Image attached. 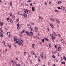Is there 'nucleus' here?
<instances>
[{"label": "nucleus", "mask_w": 66, "mask_h": 66, "mask_svg": "<svg viewBox=\"0 0 66 66\" xmlns=\"http://www.w3.org/2000/svg\"><path fill=\"white\" fill-rule=\"evenodd\" d=\"M19 42L20 43H18V45H19V46L20 45H20L21 46H23V44H22V43H23V41H22V40L21 39L19 41Z\"/></svg>", "instance_id": "1"}, {"label": "nucleus", "mask_w": 66, "mask_h": 66, "mask_svg": "<svg viewBox=\"0 0 66 66\" xmlns=\"http://www.w3.org/2000/svg\"><path fill=\"white\" fill-rule=\"evenodd\" d=\"M24 12L26 14H30L31 13V11H29L27 10L26 9H25L24 10Z\"/></svg>", "instance_id": "2"}, {"label": "nucleus", "mask_w": 66, "mask_h": 66, "mask_svg": "<svg viewBox=\"0 0 66 66\" xmlns=\"http://www.w3.org/2000/svg\"><path fill=\"white\" fill-rule=\"evenodd\" d=\"M14 42H15V43H18L19 41H18V39H14Z\"/></svg>", "instance_id": "3"}, {"label": "nucleus", "mask_w": 66, "mask_h": 66, "mask_svg": "<svg viewBox=\"0 0 66 66\" xmlns=\"http://www.w3.org/2000/svg\"><path fill=\"white\" fill-rule=\"evenodd\" d=\"M3 31L2 30V29L0 28V33H1V34H2V33H3Z\"/></svg>", "instance_id": "4"}, {"label": "nucleus", "mask_w": 66, "mask_h": 66, "mask_svg": "<svg viewBox=\"0 0 66 66\" xmlns=\"http://www.w3.org/2000/svg\"><path fill=\"white\" fill-rule=\"evenodd\" d=\"M38 61H39V62H40V57H38Z\"/></svg>", "instance_id": "5"}, {"label": "nucleus", "mask_w": 66, "mask_h": 66, "mask_svg": "<svg viewBox=\"0 0 66 66\" xmlns=\"http://www.w3.org/2000/svg\"><path fill=\"white\" fill-rule=\"evenodd\" d=\"M50 25L51 27H52L53 29L54 27L53 25L50 23Z\"/></svg>", "instance_id": "6"}, {"label": "nucleus", "mask_w": 66, "mask_h": 66, "mask_svg": "<svg viewBox=\"0 0 66 66\" xmlns=\"http://www.w3.org/2000/svg\"><path fill=\"white\" fill-rule=\"evenodd\" d=\"M3 37V35L2 34L0 33V37Z\"/></svg>", "instance_id": "7"}, {"label": "nucleus", "mask_w": 66, "mask_h": 66, "mask_svg": "<svg viewBox=\"0 0 66 66\" xmlns=\"http://www.w3.org/2000/svg\"><path fill=\"white\" fill-rule=\"evenodd\" d=\"M32 46L33 48H35V45L34 44H33L32 45Z\"/></svg>", "instance_id": "8"}, {"label": "nucleus", "mask_w": 66, "mask_h": 66, "mask_svg": "<svg viewBox=\"0 0 66 66\" xmlns=\"http://www.w3.org/2000/svg\"><path fill=\"white\" fill-rule=\"evenodd\" d=\"M31 52L32 55H34V52L33 51H32Z\"/></svg>", "instance_id": "9"}, {"label": "nucleus", "mask_w": 66, "mask_h": 66, "mask_svg": "<svg viewBox=\"0 0 66 66\" xmlns=\"http://www.w3.org/2000/svg\"><path fill=\"white\" fill-rule=\"evenodd\" d=\"M10 20H11V19H10L9 18H7V21H8V22H9V21H10Z\"/></svg>", "instance_id": "10"}, {"label": "nucleus", "mask_w": 66, "mask_h": 66, "mask_svg": "<svg viewBox=\"0 0 66 66\" xmlns=\"http://www.w3.org/2000/svg\"><path fill=\"white\" fill-rule=\"evenodd\" d=\"M58 50L59 51V52L61 50V47H58Z\"/></svg>", "instance_id": "11"}, {"label": "nucleus", "mask_w": 66, "mask_h": 66, "mask_svg": "<svg viewBox=\"0 0 66 66\" xmlns=\"http://www.w3.org/2000/svg\"><path fill=\"white\" fill-rule=\"evenodd\" d=\"M62 64H65V62L64 61L63 62H61Z\"/></svg>", "instance_id": "12"}, {"label": "nucleus", "mask_w": 66, "mask_h": 66, "mask_svg": "<svg viewBox=\"0 0 66 66\" xmlns=\"http://www.w3.org/2000/svg\"><path fill=\"white\" fill-rule=\"evenodd\" d=\"M44 39H45L46 41H48V39L46 38H44Z\"/></svg>", "instance_id": "13"}, {"label": "nucleus", "mask_w": 66, "mask_h": 66, "mask_svg": "<svg viewBox=\"0 0 66 66\" xmlns=\"http://www.w3.org/2000/svg\"><path fill=\"white\" fill-rule=\"evenodd\" d=\"M7 35H10V32H7Z\"/></svg>", "instance_id": "14"}, {"label": "nucleus", "mask_w": 66, "mask_h": 66, "mask_svg": "<svg viewBox=\"0 0 66 66\" xmlns=\"http://www.w3.org/2000/svg\"><path fill=\"white\" fill-rule=\"evenodd\" d=\"M23 15L24 17H27V14H26L25 13H24Z\"/></svg>", "instance_id": "15"}, {"label": "nucleus", "mask_w": 66, "mask_h": 66, "mask_svg": "<svg viewBox=\"0 0 66 66\" xmlns=\"http://www.w3.org/2000/svg\"><path fill=\"white\" fill-rule=\"evenodd\" d=\"M61 8L62 10H64V9H64V7H63V6H61Z\"/></svg>", "instance_id": "16"}, {"label": "nucleus", "mask_w": 66, "mask_h": 66, "mask_svg": "<svg viewBox=\"0 0 66 66\" xmlns=\"http://www.w3.org/2000/svg\"><path fill=\"white\" fill-rule=\"evenodd\" d=\"M30 35L31 34L29 33V32H28V33L27 35H28V36H30Z\"/></svg>", "instance_id": "17"}, {"label": "nucleus", "mask_w": 66, "mask_h": 66, "mask_svg": "<svg viewBox=\"0 0 66 66\" xmlns=\"http://www.w3.org/2000/svg\"><path fill=\"white\" fill-rule=\"evenodd\" d=\"M50 35L51 36V37H52L53 36V34H51Z\"/></svg>", "instance_id": "18"}, {"label": "nucleus", "mask_w": 66, "mask_h": 66, "mask_svg": "<svg viewBox=\"0 0 66 66\" xmlns=\"http://www.w3.org/2000/svg\"><path fill=\"white\" fill-rule=\"evenodd\" d=\"M11 62H12V64H14V62L13 61V60H11Z\"/></svg>", "instance_id": "19"}, {"label": "nucleus", "mask_w": 66, "mask_h": 66, "mask_svg": "<svg viewBox=\"0 0 66 66\" xmlns=\"http://www.w3.org/2000/svg\"><path fill=\"white\" fill-rule=\"evenodd\" d=\"M8 47H9L10 48H11V46L9 44L8 45Z\"/></svg>", "instance_id": "20"}, {"label": "nucleus", "mask_w": 66, "mask_h": 66, "mask_svg": "<svg viewBox=\"0 0 66 66\" xmlns=\"http://www.w3.org/2000/svg\"><path fill=\"white\" fill-rule=\"evenodd\" d=\"M35 30L37 31V30H38L37 28V27H35Z\"/></svg>", "instance_id": "21"}, {"label": "nucleus", "mask_w": 66, "mask_h": 66, "mask_svg": "<svg viewBox=\"0 0 66 66\" xmlns=\"http://www.w3.org/2000/svg\"><path fill=\"white\" fill-rule=\"evenodd\" d=\"M9 15L10 16H12V14L11 13H9Z\"/></svg>", "instance_id": "22"}, {"label": "nucleus", "mask_w": 66, "mask_h": 66, "mask_svg": "<svg viewBox=\"0 0 66 66\" xmlns=\"http://www.w3.org/2000/svg\"><path fill=\"white\" fill-rule=\"evenodd\" d=\"M40 56L41 57H43V54H41L40 55Z\"/></svg>", "instance_id": "23"}, {"label": "nucleus", "mask_w": 66, "mask_h": 66, "mask_svg": "<svg viewBox=\"0 0 66 66\" xmlns=\"http://www.w3.org/2000/svg\"><path fill=\"white\" fill-rule=\"evenodd\" d=\"M3 23H0V24L1 25V26H3Z\"/></svg>", "instance_id": "24"}, {"label": "nucleus", "mask_w": 66, "mask_h": 66, "mask_svg": "<svg viewBox=\"0 0 66 66\" xmlns=\"http://www.w3.org/2000/svg\"><path fill=\"white\" fill-rule=\"evenodd\" d=\"M10 21L11 23H13V20L12 19H10Z\"/></svg>", "instance_id": "25"}, {"label": "nucleus", "mask_w": 66, "mask_h": 66, "mask_svg": "<svg viewBox=\"0 0 66 66\" xmlns=\"http://www.w3.org/2000/svg\"><path fill=\"white\" fill-rule=\"evenodd\" d=\"M16 54H20V52H17Z\"/></svg>", "instance_id": "26"}, {"label": "nucleus", "mask_w": 66, "mask_h": 66, "mask_svg": "<svg viewBox=\"0 0 66 66\" xmlns=\"http://www.w3.org/2000/svg\"><path fill=\"white\" fill-rule=\"evenodd\" d=\"M50 19V20H52V21H53V19L52 18H51Z\"/></svg>", "instance_id": "27"}, {"label": "nucleus", "mask_w": 66, "mask_h": 66, "mask_svg": "<svg viewBox=\"0 0 66 66\" xmlns=\"http://www.w3.org/2000/svg\"><path fill=\"white\" fill-rule=\"evenodd\" d=\"M49 46L50 47H51V44L50 43L49 44Z\"/></svg>", "instance_id": "28"}, {"label": "nucleus", "mask_w": 66, "mask_h": 66, "mask_svg": "<svg viewBox=\"0 0 66 66\" xmlns=\"http://www.w3.org/2000/svg\"><path fill=\"white\" fill-rule=\"evenodd\" d=\"M20 29V27H19V26L18 27H17V29H18V30H19V29Z\"/></svg>", "instance_id": "29"}, {"label": "nucleus", "mask_w": 66, "mask_h": 66, "mask_svg": "<svg viewBox=\"0 0 66 66\" xmlns=\"http://www.w3.org/2000/svg\"><path fill=\"white\" fill-rule=\"evenodd\" d=\"M22 33H24H24H25V30H23V31H22Z\"/></svg>", "instance_id": "30"}, {"label": "nucleus", "mask_w": 66, "mask_h": 66, "mask_svg": "<svg viewBox=\"0 0 66 66\" xmlns=\"http://www.w3.org/2000/svg\"><path fill=\"white\" fill-rule=\"evenodd\" d=\"M17 26V27H19V23H18Z\"/></svg>", "instance_id": "31"}, {"label": "nucleus", "mask_w": 66, "mask_h": 66, "mask_svg": "<svg viewBox=\"0 0 66 66\" xmlns=\"http://www.w3.org/2000/svg\"><path fill=\"white\" fill-rule=\"evenodd\" d=\"M61 41L63 43H64V40L63 39H61Z\"/></svg>", "instance_id": "32"}, {"label": "nucleus", "mask_w": 66, "mask_h": 66, "mask_svg": "<svg viewBox=\"0 0 66 66\" xmlns=\"http://www.w3.org/2000/svg\"><path fill=\"white\" fill-rule=\"evenodd\" d=\"M53 38L54 39H56V37H55V36H54L53 37Z\"/></svg>", "instance_id": "33"}, {"label": "nucleus", "mask_w": 66, "mask_h": 66, "mask_svg": "<svg viewBox=\"0 0 66 66\" xmlns=\"http://www.w3.org/2000/svg\"><path fill=\"white\" fill-rule=\"evenodd\" d=\"M61 2L60 1H59L58 2V3L59 4H61Z\"/></svg>", "instance_id": "34"}, {"label": "nucleus", "mask_w": 66, "mask_h": 66, "mask_svg": "<svg viewBox=\"0 0 66 66\" xmlns=\"http://www.w3.org/2000/svg\"><path fill=\"white\" fill-rule=\"evenodd\" d=\"M56 21H57V22L58 23H59L60 22H59V21H58V20H56Z\"/></svg>", "instance_id": "35"}, {"label": "nucleus", "mask_w": 66, "mask_h": 66, "mask_svg": "<svg viewBox=\"0 0 66 66\" xmlns=\"http://www.w3.org/2000/svg\"><path fill=\"white\" fill-rule=\"evenodd\" d=\"M52 57L53 58H55V56L54 55H53L52 56Z\"/></svg>", "instance_id": "36"}, {"label": "nucleus", "mask_w": 66, "mask_h": 66, "mask_svg": "<svg viewBox=\"0 0 66 66\" xmlns=\"http://www.w3.org/2000/svg\"><path fill=\"white\" fill-rule=\"evenodd\" d=\"M20 37H22V35L21 34H20Z\"/></svg>", "instance_id": "37"}, {"label": "nucleus", "mask_w": 66, "mask_h": 66, "mask_svg": "<svg viewBox=\"0 0 66 66\" xmlns=\"http://www.w3.org/2000/svg\"><path fill=\"white\" fill-rule=\"evenodd\" d=\"M34 8L33 7H32V11H34Z\"/></svg>", "instance_id": "38"}, {"label": "nucleus", "mask_w": 66, "mask_h": 66, "mask_svg": "<svg viewBox=\"0 0 66 66\" xmlns=\"http://www.w3.org/2000/svg\"><path fill=\"white\" fill-rule=\"evenodd\" d=\"M16 38H17V37H16L14 36V39H16Z\"/></svg>", "instance_id": "39"}, {"label": "nucleus", "mask_w": 66, "mask_h": 66, "mask_svg": "<svg viewBox=\"0 0 66 66\" xmlns=\"http://www.w3.org/2000/svg\"><path fill=\"white\" fill-rule=\"evenodd\" d=\"M5 30H6V31H7V29L6 28H5Z\"/></svg>", "instance_id": "40"}, {"label": "nucleus", "mask_w": 66, "mask_h": 66, "mask_svg": "<svg viewBox=\"0 0 66 66\" xmlns=\"http://www.w3.org/2000/svg\"><path fill=\"white\" fill-rule=\"evenodd\" d=\"M2 43L3 44H5V42L3 41L2 42Z\"/></svg>", "instance_id": "41"}, {"label": "nucleus", "mask_w": 66, "mask_h": 66, "mask_svg": "<svg viewBox=\"0 0 66 66\" xmlns=\"http://www.w3.org/2000/svg\"><path fill=\"white\" fill-rule=\"evenodd\" d=\"M30 34H33V32H30Z\"/></svg>", "instance_id": "42"}, {"label": "nucleus", "mask_w": 66, "mask_h": 66, "mask_svg": "<svg viewBox=\"0 0 66 66\" xmlns=\"http://www.w3.org/2000/svg\"><path fill=\"white\" fill-rule=\"evenodd\" d=\"M24 55H26V52H24Z\"/></svg>", "instance_id": "43"}, {"label": "nucleus", "mask_w": 66, "mask_h": 66, "mask_svg": "<svg viewBox=\"0 0 66 66\" xmlns=\"http://www.w3.org/2000/svg\"><path fill=\"white\" fill-rule=\"evenodd\" d=\"M30 25H28V27L29 28H30Z\"/></svg>", "instance_id": "44"}, {"label": "nucleus", "mask_w": 66, "mask_h": 66, "mask_svg": "<svg viewBox=\"0 0 66 66\" xmlns=\"http://www.w3.org/2000/svg\"><path fill=\"white\" fill-rule=\"evenodd\" d=\"M30 29H31V31H32V30H33V28H30Z\"/></svg>", "instance_id": "45"}, {"label": "nucleus", "mask_w": 66, "mask_h": 66, "mask_svg": "<svg viewBox=\"0 0 66 66\" xmlns=\"http://www.w3.org/2000/svg\"><path fill=\"white\" fill-rule=\"evenodd\" d=\"M58 56H60V54L59 53H58Z\"/></svg>", "instance_id": "46"}, {"label": "nucleus", "mask_w": 66, "mask_h": 66, "mask_svg": "<svg viewBox=\"0 0 66 66\" xmlns=\"http://www.w3.org/2000/svg\"><path fill=\"white\" fill-rule=\"evenodd\" d=\"M12 2H11L10 3V5H12Z\"/></svg>", "instance_id": "47"}, {"label": "nucleus", "mask_w": 66, "mask_h": 66, "mask_svg": "<svg viewBox=\"0 0 66 66\" xmlns=\"http://www.w3.org/2000/svg\"><path fill=\"white\" fill-rule=\"evenodd\" d=\"M42 42H44V39H43L42 40Z\"/></svg>", "instance_id": "48"}, {"label": "nucleus", "mask_w": 66, "mask_h": 66, "mask_svg": "<svg viewBox=\"0 0 66 66\" xmlns=\"http://www.w3.org/2000/svg\"><path fill=\"white\" fill-rule=\"evenodd\" d=\"M27 2H31V0H29V1H28Z\"/></svg>", "instance_id": "49"}, {"label": "nucleus", "mask_w": 66, "mask_h": 66, "mask_svg": "<svg viewBox=\"0 0 66 66\" xmlns=\"http://www.w3.org/2000/svg\"><path fill=\"white\" fill-rule=\"evenodd\" d=\"M14 45L15 47H16V46L15 44H14Z\"/></svg>", "instance_id": "50"}, {"label": "nucleus", "mask_w": 66, "mask_h": 66, "mask_svg": "<svg viewBox=\"0 0 66 66\" xmlns=\"http://www.w3.org/2000/svg\"><path fill=\"white\" fill-rule=\"evenodd\" d=\"M56 12H57V13H60V12H59V10H57Z\"/></svg>", "instance_id": "51"}, {"label": "nucleus", "mask_w": 66, "mask_h": 66, "mask_svg": "<svg viewBox=\"0 0 66 66\" xmlns=\"http://www.w3.org/2000/svg\"><path fill=\"white\" fill-rule=\"evenodd\" d=\"M58 9H61V8L60 7H58Z\"/></svg>", "instance_id": "52"}, {"label": "nucleus", "mask_w": 66, "mask_h": 66, "mask_svg": "<svg viewBox=\"0 0 66 66\" xmlns=\"http://www.w3.org/2000/svg\"><path fill=\"white\" fill-rule=\"evenodd\" d=\"M41 17H42L40 16H39V19H40V18H41Z\"/></svg>", "instance_id": "53"}, {"label": "nucleus", "mask_w": 66, "mask_h": 66, "mask_svg": "<svg viewBox=\"0 0 66 66\" xmlns=\"http://www.w3.org/2000/svg\"><path fill=\"white\" fill-rule=\"evenodd\" d=\"M46 56H44V59H46Z\"/></svg>", "instance_id": "54"}, {"label": "nucleus", "mask_w": 66, "mask_h": 66, "mask_svg": "<svg viewBox=\"0 0 66 66\" xmlns=\"http://www.w3.org/2000/svg\"><path fill=\"white\" fill-rule=\"evenodd\" d=\"M35 38H37V36H36L35 37Z\"/></svg>", "instance_id": "55"}, {"label": "nucleus", "mask_w": 66, "mask_h": 66, "mask_svg": "<svg viewBox=\"0 0 66 66\" xmlns=\"http://www.w3.org/2000/svg\"><path fill=\"white\" fill-rule=\"evenodd\" d=\"M30 4V6H32V5H33V4L32 3H31Z\"/></svg>", "instance_id": "56"}, {"label": "nucleus", "mask_w": 66, "mask_h": 66, "mask_svg": "<svg viewBox=\"0 0 66 66\" xmlns=\"http://www.w3.org/2000/svg\"><path fill=\"white\" fill-rule=\"evenodd\" d=\"M17 21L18 22V21H19V19H18L17 20Z\"/></svg>", "instance_id": "57"}, {"label": "nucleus", "mask_w": 66, "mask_h": 66, "mask_svg": "<svg viewBox=\"0 0 66 66\" xmlns=\"http://www.w3.org/2000/svg\"><path fill=\"white\" fill-rule=\"evenodd\" d=\"M58 36H59V37H60V36H61V35L59 34L58 35Z\"/></svg>", "instance_id": "58"}, {"label": "nucleus", "mask_w": 66, "mask_h": 66, "mask_svg": "<svg viewBox=\"0 0 66 66\" xmlns=\"http://www.w3.org/2000/svg\"><path fill=\"white\" fill-rule=\"evenodd\" d=\"M54 35L55 36V32H54Z\"/></svg>", "instance_id": "59"}, {"label": "nucleus", "mask_w": 66, "mask_h": 66, "mask_svg": "<svg viewBox=\"0 0 66 66\" xmlns=\"http://www.w3.org/2000/svg\"><path fill=\"white\" fill-rule=\"evenodd\" d=\"M57 10H55V12H57Z\"/></svg>", "instance_id": "60"}, {"label": "nucleus", "mask_w": 66, "mask_h": 66, "mask_svg": "<svg viewBox=\"0 0 66 66\" xmlns=\"http://www.w3.org/2000/svg\"><path fill=\"white\" fill-rule=\"evenodd\" d=\"M49 3L50 4H51V2H50V1L49 2Z\"/></svg>", "instance_id": "61"}, {"label": "nucleus", "mask_w": 66, "mask_h": 66, "mask_svg": "<svg viewBox=\"0 0 66 66\" xmlns=\"http://www.w3.org/2000/svg\"><path fill=\"white\" fill-rule=\"evenodd\" d=\"M45 4H46V5H47V2H45Z\"/></svg>", "instance_id": "62"}, {"label": "nucleus", "mask_w": 66, "mask_h": 66, "mask_svg": "<svg viewBox=\"0 0 66 66\" xmlns=\"http://www.w3.org/2000/svg\"><path fill=\"white\" fill-rule=\"evenodd\" d=\"M35 66H38V65L37 64H36V65H35Z\"/></svg>", "instance_id": "63"}, {"label": "nucleus", "mask_w": 66, "mask_h": 66, "mask_svg": "<svg viewBox=\"0 0 66 66\" xmlns=\"http://www.w3.org/2000/svg\"><path fill=\"white\" fill-rule=\"evenodd\" d=\"M31 24H32V26H33V25H34V23H31Z\"/></svg>", "instance_id": "64"}]
</instances>
